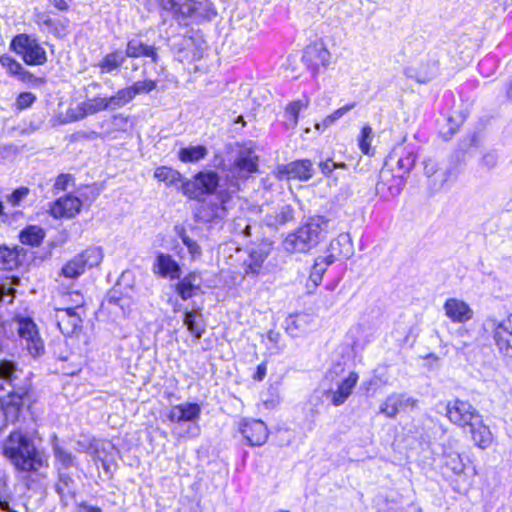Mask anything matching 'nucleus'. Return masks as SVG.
<instances>
[{"label":"nucleus","instance_id":"1","mask_svg":"<svg viewBox=\"0 0 512 512\" xmlns=\"http://www.w3.org/2000/svg\"><path fill=\"white\" fill-rule=\"evenodd\" d=\"M3 455L18 473L38 474L47 467V460L37 449L34 441L25 433L12 431L2 444Z\"/></svg>","mask_w":512,"mask_h":512},{"label":"nucleus","instance_id":"2","mask_svg":"<svg viewBox=\"0 0 512 512\" xmlns=\"http://www.w3.org/2000/svg\"><path fill=\"white\" fill-rule=\"evenodd\" d=\"M329 220L323 216L309 217L296 231L290 233L283 242L290 253H305L316 247L326 237Z\"/></svg>","mask_w":512,"mask_h":512},{"label":"nucleus","instance_id":"3","mask_svg":"<svg viewBox=\"0 0 512 512\" xmlns=\"http://www.w3.org/2000/svg\"><path fill=\"white\" fill-rule=\"evenodd\" d=\"M231 194L227 190H220L208 199L202 198L195 209V220L209 223L216 219H223L230 208Z\"/></svg>","mask_w":512,"mask_h":512},{"label":"nucleus","instance_id":"4","mask_svg":"<svg viewBox=\"0 0 512 512\" xmlns=\"http://www.w3.org/2000/svg\"><path fill=\"white\" fill-rule=\"evenodd\" d=\"M10 388L9 392L27 393L32 390L30 373L25 372L14 361L0 360V390Z\"/></svg>","mask_w":512,"mask_h":512},{"label":"nucleus","instance_id":"5","mask_svg":"<svg viewBox=\"0 0 512 512\" xmlns=\"http://www.w3.org/2000/svg\"><path fill=\"white\" fill-rule=\"evenodd\" d=\"M220 177L217 172L201 171L182 182L180 189L190 199L200 201L205 195H214L219 186Z\"/></svg>","mask_w":512,"mask_h":512},{"label":"nucleus","instance_id":"6","mask_svg":"<svg viewBox=\"0 0 512 512\" xmlns=\"http://www.w3.org/2000/svg\"><path fill=\"white\" fill-rule=\"evenodd\" d=\"M10 48L28 65H43L47 61L46 51L35 36L18 34L13 37Z\"/></svg>","mask_w":512,"mask_h":512},{"label":"nucleus","instance_id":"7","mask_svg":"<svg viewBox=\"0 0 512 512\" xmlns=\"http://www.w3.org/2000/svg\"><path fill=\"white\" fill-rule=\"evenodd\" d=\"M34 402L35 396L32 390L27 391L25 394L8 392L7 396L0 399V407L3 409L8 423H15L21 418L25 419L26 414L30 413Z\"/></svg>","mask_w":512,"mask_h":512},{"label":"nucleus","instance_id":"8","mask_svg":"<svg viewBox=\"0 0 512 512\" xmlns=\"http://www.w3.org/2000/svg\"><path fill=\"white\" fill-rule=\"evenodd\" d=\"M103 260L100 247H89L69 260L61 269L60 275L68 279H77L86 269L98 266Z\"/></svg>","mask_w":512,"mask_h":512},{"label":"nucleus","instance_id":"9","mask_svg":"<svg viewBox=\"0 0 512 512\" xmlns=\"http://www.w3.org/2000/svg\"><path fill=\"white\" fill-rule=\"evenodd\" d=\"M16 325L22 347L34 358L43 355L44 342L34 321L31 318H20L16 321Z\"/></svg>","mask_w":512,"mask_h":512},{"label":"nucleus","instance_id":"10","mask_svg":"<svg viewBox=\"0 0 512 512\" xmlns=\"http://www.w3.org/2000/svg\"><path fill=\"white\" fill-rule=\"evenodd\" d=\"M478 411L467 401L454 399L446 405V416L449 421L459 427L466 428L473 421L479 422Z\"/></svg>","mask_w":512,"mask_h":512},{"label":"nucleus","instance_id":"11","mask_svg":"<svg viewBox=\"0 0 512 512\" xmlns=\"http://www.w3.org/2000/svg\"><path fill=\"white\" fill-rule=\"evenodd\" d=\"M201 411V406L199 404L185 402L172 406L167 414V419L175 424H180L182 422L192 423V426L189 427V429L191 430V435L196 437L200 432L197 421L200 418Z\"/></svg>","mask_w":512,"mask_h":512},{"label":"nucleus","instance_id":"12","mask_svg":"<svg viewBox=\"0 0 512 512\" xmlns=\"http://www.w3.org/2000/svg\"><path fill=\"white\" fill-rule=\"evenodd\" d=\"M485 325L493 330V338L499 352L504 357L512 359V314L501 322L489 319Z\"/></svg>","mask_w":512,"mask_h":512},{"label":"nucleus","instance_id":"13","mask_svg":"<svg viewBox=\"0 0 512 512\" xmlns=\"http://www.w3.org/2000/svg\"><path fill=\"white\" fill-rule=\"evenodd\" d=\"M79 309L81 306L56 309L54 320L64 336H73L81 331L83 320Z\"/></svg>","mask_w":512,"mask_h":512},{"label":"nucleus","instance_id":"14","mask_svg":"<svg viewBox=\"0 0 512 512\" xmlns=\"http://www.w3.org/2000/svg\"><path fill=\"white\" fill-rule=\"evenodd\" d=\"M239 431L249 446H262L268 438V429L262 420L244 419L239 424Z\"/></svg>","mask_w":512,"mask_h":512},{"label":"nucleus","instance_id":"15","mask_svg":"<svg viewBox=\"0 0 512 512\" xmlns=\"http://www.w3.org/2000/svg\"><path fill=\"white\" fill-rule=\"evenodd\" d=\"M418 400L405 394L393 393L380 406V413L388 418H395L401 411L414 410Z\"/></svg>","mask_w":512,"mask_h":512},{"label":"nucleus","instance_id":"16","mask_svg":"<svg viewBox=\"0 0 512 512\" xmlns=\"http://www.w3.org/2000/svg\"><path fill=\"white\" fill-rule=\"evenodd\" d=\"M152 272L156 276L170 280L180 279L182 275L180 264L170 254L163 252L156 253Z\"/></svg>","mask_w":512,"mask_h":512},{"label":"nucleus","instance_id":"17","mask_svg":"<svg viewBox=\"0 0 512 512\" xmlns=\"http://www.w3.org/2000/svg\"><path fill=\"white\" fill-rule=\"evenodd\" d=\"M82 202L79 198L67 194L57 199L50 207V214L54 218L74 217L81 210Z\"/></svg>","mask_w":512,"mask_h":512},{"label":"nucleus","instance_id":"18","mask_svg":"<svg viewBox=\"0 0 512 512\" xmlns=\"http://www.w3.org/2000/svg\"><path fill=\"white\" fill-rule=\"evenodd\" d=\"M269 253V245L264 244L252 248L247 259L243 262L244 274L250 277H257L261 273L263 263Z\"/></svg>","mask_w":512,"mask_h":512},{"label":"nucleus","instance_id":"19","mask_svg":"<svg viewBox=\"0 0 512 512\" xmlns=\"http://www.w3.org/2000/svg\"><path fill=\"white\" fill-rule=\"evenodd\" d=\"M358 379L359 376L357 373L350 372V374L345 379L337 384V389L335 391L329 390L325 393L326 398L330 399L334 406L342 405L352 394Z\"/></svg>","mask_w":512,"mask_h":512},{"label":"nucleus","instance_id":"20","mask_svg":"<svg viewBox=\"0 0 512 512\" xmlns=\"http://www.w3.org/2000/svg\"><path fill=\"white\" fill-rule=\"evenodd\" d=\"M417 155L413 148L398 145L395 147L387 158L388 162L395 161L397 167L403 174H408L415 165Z\"/></svg>","mask_w":512,"mask_h":512},{"label":"nucleus","instance_id":"21","mask_svg":"<svg viewBox=\"0 0 512 512\" xmlns=\"http://www.w3.org/2000/svg\"><path fill=\"white\" fill-rule=\"evenodd\" d=\"M125 53L130 58H150L153 63H157L160 58L158 48L155 45H148L139 38L128 40Z\"/></svg>","mask_w":512,"mask_h":512},{"label":"nucleus","instance_id":"22","mask_svg":"<svg viewBox=\"0 0 512 512\" xmlns=\"http://www.w3.org/2000/svg\"><path fill=\"white\" fill-rule=\"evenodd\" d=\"M287 178L307 181L311 179L315 173L313 164L308 159L295 160L285 165L281 171Z\"/></svg>","mask_w":512,"mask_h":512},{"label":"nucleus","instance_id":"23","mask_svg":"<svg viewBox=\"0 0 512 512\" xmlns=\"http://www.w3.org/2000/svg\"><path fill=\"white\" fill-rule=\"evenodd\" d=\"M445 315L456 323L466 322L473 317V310L464 301L450 298L444 304Z\"/></svg>","mask_w":512,"mask_h":512},{"label":"nucleus","instance_id":"24","mask_svg":"<svg viewBox=\"0 0 512 512\" xmlns=\"http://www.w3.org/2000/svg\"><path fill=\"white\" fill-rule=\"evenodd\" d=\"M294 209L291 205L284 204L267 213L262 222L265 226L278 229L294 219Z\"/></svg>","mask_w":512,"mask_h":512},{"label":"nucleus","instance_id":"25","mask_svg":"<svg viewBox=\"0 0 512 512\" xmlns=\"http://www.w3.org/2000/svg\"><path fill=\"white\" fill-rule=\"evenodd\" d=\"M312 322V316L306 313L290 315L285 320V330L293 338L300 337L310 330Z\"/></svg>","mask_w":512,"mask_h":512},{"label":"nucleus","instance_id":"26","mask_svg":"<svg viewBox=\"0 0 512 512\" xmlns=\"http://www.w3.org/2000/svg\"><path fill=\"white\" fill-rule=\"evenodd\" d=\"M437 72L438 67L436 61L420 64L418 67L410 66L404 69V74L407 78L414 79L420 84L430 82L436 76Z\"/></svg>","mask_w":512,"mask_h":512},{"label":"nucleus","instance_id":"27","mask_svg":"<svg viewBox=\"0 0 512 512\" xmlns=\"http://www.w3.org/2000/svg\"><path fill=\"white\" fill-rule=\"evenodd\" d=\"M328 251L330 252L329 255H334V261L339 258H350L354 253L350 234H339L337 238L330 242Z\"/></svg>","mask_w":512,"mask_h":512},{"label":"nucleus","instance_id":"28","mask_svg":"<svg viewBox=\"0 0 512 512\" xmlns=\"http://www.w3.org/2000/svg\"><path fill=\"white\" fill-rule=\"evenodd\" d=\"M178 280L175 290L182 300L191 299L200 290L201 281L195 272L189 273L183 278L180 277Z\"/></svg>","mask_w":512,"mask_h":512},{"label":"nucleus","instance_id":"29","mask_svg":"<svg viewBox=\"0 0 512 512\" xmlns=\"http://www.w3.org/2000/svg\"><path fill=\"white\" fill-rule=\"evenodd\" d=\"M103 305L110 313L116 316L125 317L130 312V299L126 296L118 295L117 291H110Z\"/></svg>","mask_w":512,"mask_h":512},{"label":"nucleus","instance_id":"30","mask_svg":"<svg viewBox=\"0 0 512 512\" xmlns=\"http://www.w3.org/2000/svg\"><path fill=\"white\" fill-rule=\"evenodd\" d=\"M469 432L476 446L486 449L492 443V433L488 426L483 423L482 416L479 415V422L473 421L469 426Z\"/></svg>","mask_w":512,"mask_h":512},{"label":"nucleus","instance_id":"31","mask_svg":"<svg viewBox=\"0 0 512 512\" xmlns=\"http://www.w3.org/2000/svg\"><path fill=\"white\" fill-rule=\"evenodd\" d=\"M183 323L197 341L202 338L206 331V324L200 309L185 311Z\"/></svg>","mask_w":512,"mask_h":512},{"label":"nucleus","instance_id":"32","mask_svg":"<svg viewBox=\"0 0 512 512\" xmlns=\"http://www.w3.org/2000/svg\"><path fill=\"white\" fill-rule=\"evenodd\" d=\"M258 156L251 148L241 149L235 159V168L240 173H253L258 168Z\"/></svg>","mask_w":512,"mask_h":512},{"label":"nucleus","instance_id":"33","mask_svg":"<svg viewBox=\"0 0 512 512\" xmlns=\"http://www.w3.org/2000/svg\"><path fill=\"white\" fill-rule=\"evenodd\" d=\"M20 252L23 248L18 246L8 247L6 245L0 246V269L12 271L20 265Z\"/></svg>","mask_w":512,"mask_h":512},{"label":"nucleus","instance_id":"34","mask_svg":"<svg viewBox=\"0 0 512 512\" xmlns=\"http://www.w3.org/2000/svg\"><path fill=\"white\" fill-rule=\"evenodd\" d=\"M302 59L313 67L326 66L330 60V52L322 44H315L305 50Z\"/></svg>","mask_w":512,"mask_h":512},{"label":"nucleus","instance_id":"35","mask_svg":"<svg viewBox=\"0 0 512 512\" xmlns=\"http://www.w3.org/2000/svg\"><path fill=\"white\" fill-rule=\"evenodd\" d=\"M126 53L121 50H115L108 53L104 58L97 64L101 73L112 74L117 71L121 65L126 61Z\"/></svg>","mask_w":512,"mask_h":512},{"label":"nucleus","instance_id":"36","mask_svg":"<svg viewBox=\"0 0 512 512\" xmlns=\"http://www.w3.org/2000/svg\"><path fill=\"white\" fill-rule=\"evenodd\" d=\"M193 6L196 23L211 21L217 15V10L210 0H193Z\"/></svg>","mask_w":512,"mask_h":512},{"label":"nucleus","instance_id":"37","mask_svg":"<svg viewBox=\"0 0 512 512\" xmlns=\"http://www.w3.org/2000/svg\"><path fill=\"white\" fill-rule=\"evenodd\" d=\"M45 237L43 228L37 225H29L21 230L19 240L24 245L39 246Z\"/></svg>","mask_w":512,"mask_h":512},{"label":"nucleus","instance_id":"38","mask_svg":"<svg viewBox=\"0 0 512 512\" xmlns=\"http://www.w3.org/2000/svg\"><path fill=\"white\" fill-rule=\"evenodd\" d=\"M52 449L55 456V460L60 465L58 470L60 469V471H62V469H69L71 467L76 466L75 456L71 452L66 450L64 447L59 445L56 436L53 437Z\"/></svg>","mask_w":512,"mask_h":512},{"label":"nucleus","instance_id":"39","mask_svg":"<svg viewBox=\"0 0 512 512\" xmlns=\"http://www.w3.org/2000/svg\"><path fill=\"white\" fill-rule=\"evenodd\" d=\"M75 488L76 483L74 479L68 473L59 470L58 482L55 485V490L61 499L74 497Z\"/></svg>","mask_w":512,"mask_h":512},{"label":"nucleus","instance_id":"40","mask_svg":"<svg viewBox=\"0 0 512 512\" xmlns=\"http://www.w3.org/2000/svg\"><path fill=\"white\" fill-rule=\"evenodd\" d=\"M309 105V99L303 97L302 99L291 102L285 109L286 126L293 128L298 123V117L301 110L306 109Z\"/></svg>","mask_w":512,"mask_h":512},{"label":"nucleus","instance_id":"41","mask_svg":"<svg viewBox=\"0 0 512 512\" xmlns=\"http://www.w3.org/2000/svg\"><path fill=\"white\" fill-rule=\"evenodd\" d=\"M198 34L199 31L191 30L188 35L183 36L178 41H171L169 44L171 50L181 53L189 47L190 43H194L197 49H203L204 40Z\"/></svg>","mask_w":512,"mask_h":512},{"label":"nucleus","instance_id":"42","mask_svg":"<svg viewBox=\"0 0 512 512\" xmlns=\"http://www.w3.org/2000/svg\"><path fill=\"white\" fill-rule=\"evenodd\" d=\"M154 177L159 181L165 182L167 186H177L178 183L182 184L185 181L180 172L166 166L156 168Z\"/></svg>","mask_w":512,"mask_h":512},{"label":"nucleus","instance_id":"43","mask_svg":"<svg viewBox=\"0 0 512 512\" xmlns=\"http://www.w3.org/2000/svg\"><path fill=\"white\" fill-rule=\"evenodd\" d=\"M208 154V150L203 145L188 146L181 148L178 157L182 162H198L204 159Z\"/></svg>","mask_w":512,"mask_h":512},{"label":"nucleus","instance_id":"44","mask_svg":"<svg viewBox=\"0 0 512 512\" xmlns=\"http://www.w3.org/2000/svg\"><path fill=\"white\" fill-rule=\"evenodd\" d=\"M156 87L157 82L155 80L145 79L136 81L131 86L125 87L124 89L131 102L137 95L150 93L155 90Z\"/></svg>","mask_w":512,"mask_h":512},{"label":"nucleus","instance_id":"45","mask_svg":"<svg viewBox=\"0 0 512 512\" xmlns=\"http://www.w3.org/2000/svg\"><path fill=\"white\" fill-rule=\"evenodd\" d=\"M0 63L2 66L6 67L11 74L20 76L23 81L31 82L34 79L31 73L25 71L19 62L9 56H2Z\"/></svg>","mask_w":512,"mask_h":512},{"label":"nucleus","instance_id":"46","mask_svg":"<svg viewBox=\"0 0 512 512\" xmlns=\"http://www.w3.org/2000/svg\"><path fill=\"white\" fill-rule=\"evenodd\" d=\"M82 114L80 118L87 115H93L100 111L107 110V103L105 97H95L81 104Z\"/></svg>","mask_w":512,"mask_h":512},{"label":"nucleus","instance_id":"47","mask_svg":"<svg viewBox=\"0 0 512 512\" xmlns=\"http://www.w3.org/2000/svg\"><path fill=\"white\" fill-rule=\"evenodd\" d=\"M174 19L180 25H188V20H194V6L193 0H184V2L178 4L177 12L174 14Z\"/></svg>","mask_w":512,"mask_h":512},{"label":"nucleus","instance_id":"48","mask_svg":"<svg viewBox=\"0 0 512 512\" xmlns=\"http://www.w3.org/2000/svg\"><path fill=\"white\" fill-rule=\"evenodd\" d=\"M31 191L26 186H20L14 189L10 194L5 196V200L13 207L21 206L22 203L29 197Z\"/></svg>","mask_w":512,"mask_h":512},{"label":"nucleus","instance_id":"49","mask_svg":"<svg viewBox=\"0 0 512 512\" xmlns=\"http://www.w3.org/2000/svg\"><path fill=\"white\" fill-rule=\"evenodd\" d=\"M356 103L347 104L337 110H335L331 115L327 116L322 123H316L315 127L317 130L321 128L325 129L332 125L335 121L342 118L346 113L352 110L355 107Z\"/></svg>","mask_w":512,"mask_h":512},{"label":"nucleus","instance_id":"50","mask_svg":"<svg viewBox=\"0 0 512 512\" xmlns=\"http://www.w3.org/2000/svg\"><path fill=\"white\" fill-rule=\"evenodd\" d=\"M107 103V110H115L121 108L130 102L128 95L124 88L119 89L115 95L105 97Z\"/></svg>","mask_w":512,"mask_h":512},{"label":"nucleus","instance_id":"51","mask_svg":"<svg viewBox=\"0 0 512 512\" xmlns=\"http://www.w3.org/2000/svg\"><path fill=\"white\" fill-rule=\"evenodd\" d=\"M100 440H97L95 438H88L84 437L83 439H79L76 442L77 451L82 453H97L98 446H100Z\"/></svg>","mask_w":512,"mask_h":512},{"label":"nucleus","instance_id":"52","mask_svg":"<svg viewBox=\"0 0 512 512\" xmlns=\"http://www.w3.org/2000/svg\"><path fill=\"white\" fill-rule=\"evenodd\" d=\"M36 23L39 25H44L45 27L49 28L52 33L59 36L60 33L58 31L57 25L60 24V22L54 21L47 13L45 12H36L35 13Z\"/></svg>","mask_w":512,"mask_h":512},{"label":"nucleus","instance_id":"53","mask_svg":"<svg viewBox=\"0 0 512 512\" xmlns=\"http://www.w3.org/2000/svg\"><path fill=\"white\" fill-rule=\"evenodd\" d=\"M445 464L454 474L463 473L465 468L460 455L457 453L447 455Z\"/></svg>","mask_w":512,"mask_h":512},{"label":"nucleus","instance_id":"54","mask_svg":"<svg viewBox=\"0 0 512 512\" xmlns=\"http://www.w3.org/2000/svg\"><path fill=\"white\" fill-rule=\"evenodd\" d=\"M333 263H334V255L320 256L315 260L311 271L314 273L323 275L325 273L327 267Z\"/></svg>","mask_w":512,"mask_h":512},{"label":"nucleus","instance_id":"55","mask_svg":"<svg viewBox=\"0 0 512 512\" xmlns=\"http://www.w3.org/2000/svg\"><path fill=\"white\" fill-rule=\"evenodd\" d=\"M372 139V129L370 126H364L361 130L359 146L364 154H369L370 142Z\"/></svg>","mask_w":512,"mask_h":512},{"label":"nucleus","instance_id":"56","mask_svg":"<svg viewBox=\"0 0 512 512\" xmlns=\"http://www.w3.org/2000/svg\"><path fill=\"white\" fill-rule=\"evenodd\" d=\"M320 171L325 176H329L336 168H346V164L343 162H334L332 159H326L318 164Z\"/></svg>","mask_w":512,"mask_h":512},{"label":"nucleus","instance_id":"57","mask_svg":"<svg viewBox=\"0 0 512 512\" xmlns=\"http://www.w3.org/2000/svg\"><path fill=\"white\" fill-rule=\"evenodd\" d=\"M181 240H182L183 244L187 247V249L192 257H197V256L201 255V253H202L201 247L198 245V243L195 240H193L192 238L187 236L185 233H183L181 235Z\"/></svg>","mask_w":512,"mask_h":512},{"label":"nucleus","instance_id":"58","mask_svg":"<svg viewBox=\"0 0 512 512\" xmlns=\"http://www.w3.org/2000/svg\"><path fill=\"white\" fill-rule=\"evenodd\" d=\"M459 124L451 117L447 119L446 127H442L440 129V134L443 137V139L448 140L450 139L458 130Z\"/></svg>","mask_w":512,"mask_h":512},{"label":"nucleus","instance_id":"59","mask_svg":"<svg viewBox=\"0 0 512 512\" xmlns=\"http://www.w3.org/2000/svg\"><path fill=\"white\" fill-rule=\"evenodd\" d=\"M36 100V96L31 92H23L21 93L16 101L17 107L19 109H26L30 107Z\"/></svg>","mask_w":512,"mask_h":512},{"label":"nucleus","instance_id":"60","mask_svg":"<svg viewBox=\"0 0 512 512\" xmlns=\"http://www.w3.org/2000/svg\"><path fill=\"white\" fill-rule=\"evenodd\" d=\"M480 164L482 167L486 168L487 170L494 169L498 164V160H497V156H496L495 152L490 151V152L483 154V156L481 157V160H480Z\"/></svg>","mask_w":512,"mask_h":512},{"label":"nucleus","instance_id":"61","mask_svg":"<svg viewBox=\"0 0 512 512\" xmlns=\"http://www.w3.org/2000/svg\"><path fill=\"white\" fill-rule=\"evenodd\" d=\"M100 444L101 445L97 447V453H90L95 462H98L99 459H102L104 457L106 458L107 451L110 449H114V446L110 442L100 440Z\"/></svg>","mask_w":512,"mask_h":512},{"label":"nucleus","instance_id":"62","mask_svg":"<svg viewBox=\"0 0 512 512\" xmlns=\"http://www.w3.org/2000/svg\"><path fill=\"white\" fill-rule=\"evenodd\" d=\"M73 181V176L71 174H60L57 176L54 188L58 191H65L69 182Z\"/></svg>","mask_w":512,"mask_h":512},{"label":"nucleus","instance_id":"63","mask_svg":"<svg viewBox=\"0 0 512 512\" xmlns=\"http://www.w3.org/2000/svg\"><path fill=\"white\" fill-rule=\"evenodd\" d=\"M158 4L163 11L170 12L174 18L179 2L176 0H158Z\"/></svg>","mask_w":512,"mask_h":512},{"label":"nucleus","instance_id":"64","mask_svg":"<svg viewBox=\"0 0 512 512\" xmlns=\"http://www.w3.org/2000/svg\"><path fill=\"white\" fill-rule=\"evenodd\" d=\"M247 228H248V219L245 217H239L233 221L231 231H232V233L240 236L241 233H243V229H247Z\"/></svg>","mask_w":512,"mask_h":512}]
</instances>
